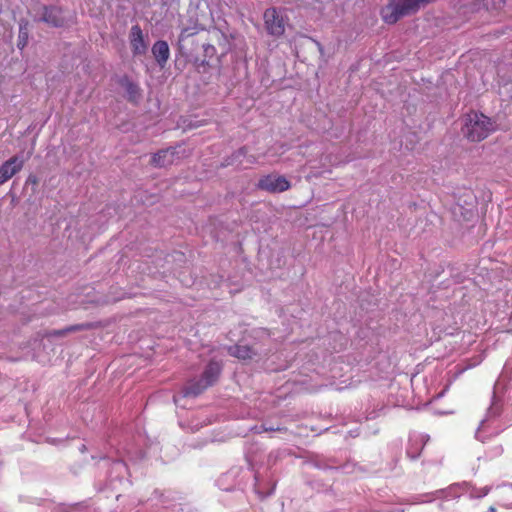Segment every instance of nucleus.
<instances>
[{
    "label": "nucleus",
    "instance_id": "obj_12",
    "mask_svg": "<svg viewBox=\"0 0 512 512\" xmlns=\"http://www.w3.org/2000/svg\"><path fill=\"white\" fill-rule=\"evenodd\" d=\"M152 54L158 65L163 68L170 56L168 43L164 40L156 41L152 46Z\"/></svg>",
    "mask_w": 512,
    "mask_h": 512
},
{
    "label": "nucleus",
    "instance_id": "obj_9",
    "mask_svg": "<svg viewBox=\"0 0 512 512\" xmlns=\"http://www.w3.org/2000/svg\"><path fill=\"white\" fill-rule=\"evenodd\" d=\"M176 154L175 148L162 149L151 157L150 163L154 167H167L174 163Z\"/></svg>",
    "mask_w": 512,
    "mask_h": 512
},
{
    "label": "nucleus",
    "instance_id": "obj_19",
    "mask_svg": "<svg viewBox=\"0 0 512 512\" xmlns=\"http://www.w3.org/2000/svg\"><path fill=\"white\" fill-rule=\"evenodd\" d=\"M248 152L247 148L246 147H241L237 152H236V156L239 157V156H244L246 155V153Z\"/></svg>",
    "mask_w": 512,
    "mask_h": 512
},
{
    "label": "nucleus",
    "instance_id": "obj_7",
    "mask_svg": "<svg viewBox=\"0 0 512 512\" xmlns=\"http://www.w3.org/2000/svg\"><path fill=\"white\" fill-rule=\"evenodd\" d=\"M25 160L17 155L12 156L0 166V185L9 181L24 167Z\"/></svg>",
    "mask_w": 512,
    "mask_h": 512
},
{
    "label": "nucleus",
    "instance_id": "obj_8",
    "mask_svg": "<svg viewBox=\"0 0 512 512\" xmlns=\"http://www.w3.org/2000/svg\"><path fill=\"white\" fill-rule=\"evenodd\" d=\"M129 38L134 55H141L146 52L147 45L144 40L142 29L138 24L131 27Z\"/></svg>",
    "mask_w": 512,
    "mask_h": 512
},
{
    "label": "nucleus",
    "instance_id": "obj_16",
    "mask_svg": "<svg viewBox=\"0 0 512 512\" xmlns=\"http://www.w3.org/2000/svg\"><path fill=\"white\" fill-rule=\"evenodd\" d=\"M254 430L256 433H263V432H271V431H278V432H286V427H274V426H267L266 424H262L261 426H255Z\"/></svg>",
    "mask_w": 512,
    "mask_h": 512
},
{
    "label": "nucleus",
    "instance_id": "obj_10",
    "mask_svg": "<svg viewBox=\"0 0 512 512\" xmlns=\"http://www.w3.org/2000/svg\"><path fill=\"white\" fill-rule=\"evenodd\" d=\"M42 20L54 27H62L65 24L62 10L55 6L44 7Z\"/></svg>",
    "mask_w": 512,
    "mask_h": 512
},
{
    "label": "nucleus",
    "instance_id": "obj_4",
    "mask_svg": "<svg viewBox=\"0 0 512 512\" xmlns=\"http://www.w3.org/2000/svg\"><path fill=\"white\" fill-rule=\"evenodd\" d=\"M201 30H203V28L198 25L186 27L181 30L177 44L179 53L182 56L188 59H194L197 48L200 45L196 36Z\"/></svg>",
    "mask_w": 512,
    "mask_h": 512
},
{
    "label": "nucleus",
    "instance_id": "obj_6",
    "mask_svg": "<svg viewBox=\"0 0 512 512\" xmlns=\"http://www.w3.org/2000/svg\"><path fill=\"white\" fill-rule=\"evenodd\" d=\"M257 188L272 194L282 193L291 188L290 181L282 175L268 174L262 176L257 183Z\"/></svg>",
    "mask_w": 512,
    "mask_h": 512
},
{
    "label": "nucleus",
    "instance_id": "obj_5",
    "mask_svg": "<svg viewBox=\"0 0 512 512\" xmlns=\"http://www.w3.org/2000/svg\"><path fill=\"white\" fill-rule=\"evenodd\" d=\"M288 18L280 9L267 8L263 13V21L266 32L275 38L284 35Z\"/></svg>",
    "mask_w": 512,
    "mask_h": 512
},
{
    "label": "nucleus",
    "instance_id": "obj_18",
    "mask_svg": "<svg viewBox=\"0 0 512 512\" xmlns=\"http://www.w3.org/2000/svg\"><path fill=\"white\" fill-rule=\"evenodd\" d=\"M484 1H485L486 6L493 4V5L497 6L498 8H502L505 4L504 0H484Z\"/></svg>",
    "mask_w": 512,
    "mask_h": 512
},
{
    "label": "nucleus",
    "instance_id": "obj_20",
    "mask_svg": "<svg viewBox=\"0 0 512 512\" xmlns=\"http://www.w3.org/2000/svg\"><path fill=\"white\" fill-rule=\"evenodd\" d=\"M27 182L29 183H32V184H37L38 183V179L36 176L34 175H30L27 179Z\"/></svg>",
    "mask_w": 512,
    "mask_h": 512
},
{
    "label": "nucleus",
    "instance_id": "obj_1",
    "mask_svg": "<svg viewBox=\"0 0 512 512\" xmlns=\"http://www.w3.org/2000/svg\"><path fill=\"white\" fill-rule=\"evenodd\" d=\"M496 131L495 122L477 111H470L464 117L462 132L470 142H481Z\"/></svg>",
    "mask_w": 512,
    "mask_h": 512
},
{
    "label": "nucleus",
    "instance_id": "obj_15",
    "mask_svg": "<svg viewBox=\"0 0 512 512\" xmlns=\"http://www.w3.org/2000/svg\"><path fill=\"white\" fill-rule=\"evenodd\" d=\"M125 89L128 94V100L131 102H136L140 97L139 87L130 81H127L125 84Z\"/></svg>",
    "mask_w": 512,
    "mask_h": 512
},
{
    "label": "nucleus",
    "instance_id": "obj_13",
    "mask_svg": "<svg viewBox=\"0 0 512 512\" xmlns=\"http://www.w3.org/2000/svg\"><path fill=\"white\" fill-rule=\"evenodd\" d=\"M92 328H94V324L93 323H81V324H76V325L68 326V327H66L64 329L54 330V331L50 332L49 335L50 336L61 337V336H65L68 333L77 332V331H83V330H89V329H92Z\"/></svg>",
    "mask_w": 512,
    "mask_h": 512
},
{
    "label": "nucleus",
    "instance_id": "obj_11",
    "mask_svg": "<svg viewBox=\"0 0 512 512\" xmlns=\"http://www.w3.org/2000/svg\"><path fill=\"white\" fill-rule=\"evenodd\" d=\"M229 355L241 360H252L257 352L249 345L235 344L227 348Z\"/></svg>",
    "mask_w": 512,
    "mask_h": 512
},
{
    "label": "nucleus",
    "instance_id": "obj_14",
    "mask_svg": "<svg viewBox=\"0 0 512 512\" xmlns=\"http://www.w3.org/2000/svg\"><path fill=\"white\" fill-rule=\"evenodd\" d=\"M201 46L203 48V58L200 59L198 57H194V62L196 64L200 63L201 65L208 64L211 59H213L216 56L217 50L216 48L211 44L201 43Z\"/></svg>",
    "mask_w": 512,
    "mask_h": 512
},
{
    "label": "nucleus",
    "instance_id": "obj_3",
    "mask_svg": "<svg viewBox=\"0 0 512 512\" xmlns=\"http://www.w3.org/2000/svg\"><path fill=\"white\" fill-rule=\"evenodd\" d=\"M417 11V2L415 0H390V2L381 9L382 20L387 24H395L403 16Z\"/></svg>",
    "mask_w": 512,
    "mask_h": 512
},
{
    "label": "nucleus",
    "instance_id": "obj_17",
    "mask_svg": "<svg viewBox=\"0 0 512 512\" xmlns=\"http://www.w3.org/2000/svg\"><path fill=\"white\" fill-rule=\"evenodd\" d=\"M27 38H28V35L26 32H22L20 31V34H19V39H18V43H17V46L22 49L25 47L26 43H27Z\"/></svg>",
    "mask_w": 512,
    "mask_h": 512
},
{
    "label": "nucleus",
    "instance_id": "obj_2",
    "mask_svg": "<svg viewBox=\"0 0 512 512\" xmlns=\"http://www.w3.org/2000/svg\"><path fill=\"white\" fill-rule=\"evenodd\" d=\"M222 371V365L218 361L211 360L199 379L190 380L184 387V396H198L218 380Z\"/></svg>",
    "mask_w": 512,
    "mask_h": 512
}]
</instances>
